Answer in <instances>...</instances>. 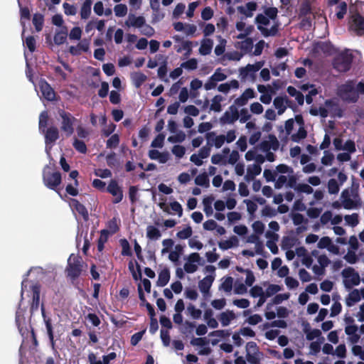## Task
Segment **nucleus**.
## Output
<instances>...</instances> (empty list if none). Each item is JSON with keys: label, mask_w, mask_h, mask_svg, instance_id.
Instances as JSON below:
<instances>
[{"label": "nucleus", "mask_w": 364, "mask_h": 364, "mask_svg": "<svg viewBox=\"0 0 364 364\" xmlns=\"http://www.w3.org/2000/svg\"><path fill=\"white\" fill-rule=\"evenodd\" d=\"M337 95L347 102L355 103L360 95H364V80L359 82L355 80H348L338 86Z\"/></svg>", "instance_id": "f257e3e1"}, {"label": "nucleus", "mask_w": 364, "mask_h": 364, "mask_svg": "<svg viewBox=\"0 0 364 364\" xmlns=\"http://www.w3.org/2000/svg\"><path fill=\"white\" fill-rule=\"evenodd\" d=\"M24 295L32 297L31 314L38 311L40 305V286L37 284H31L27 279H23L21 283V299H23Z\"/></svg>", "instance_id": "f03ea898"}, {"label": "nucleus", "mask_w": 364, "mask_h": 364, "mask_svg": "<svg viewBox=\"0 0 364 364\" xmlns=\"http://www.w3.org/2000/svg\"><path fill=\"white\" fill-rule=\"evenodd\" d=\"M236 131L230 129L225 134H217L215 132H207L205 139L208 145L215 146L216 149L221 148L225 143L230 144L236 139Z\"/></svg>", "instance_id": "7ed1b4c3"}, {"label": "nucleus", "mask_w": 364, "mask_h": 364, "mask_svg": "<svg viewBox=\"0 0 364 364\" xmlns=\"http://www.w3.org/2000/svg\"><path fill=\"white\" fill-rule=\"evenodd\" d=\"M340 200L342 207L346 210L358 209L362 205L358 191L354 188L344 189L341 194Z\"/></svg>", "instance_id": "20e7f679"}, {"label": "nucleus", "mask_w": 364, "mask_h": 364, "mask_svg": "<svg viewBox=\"0 0 364 364\" xmlns=\"http://www.w3.org/2000/svg\"><path fill=\"white\" fill-rule=\"evenodd\" d=\"M264 65V60H260L254 64H247L245 67L239 68V77L242 82L255 83L257 80V73Z\"/></svg>", "instance_id": "39448f33"}, {"label": "nucleus", "mask_w": 364, "mask_h": 364, "mask_svg": "<svg viewBox=\"0 0 364 364\" xmlns=\"http://www.w3.org/2000/svg\"><path fill=\"white\" fill-rule=\"evenodd\" d=\"M310 113L314 116L319 115L323 118L328 117L329 114L338 116L339 117L342 116L341 110L339 109L338 104L333 100H326L325 107L311 108L310 109Z\"/></svg>", "instance_id": "423d86ee"}, {"label": "nucleus", "mask_w": 364, "mask_h": 364, "mask_svg": "<svg viewBox=\"0 0 364 364\" xmlns=\"http://www.w3.org/2000/svg\"><path fill=\"white\" fill-rule=\"evenodd\" d=\"M257 28L264 37L275 36L278 33V23L273 22L270 28H267V26H270L271 19L264 14H258L255 18Z\"/></svg>", "instance_id": "0eeeda50"}, {"label": "nucleus", "mask_w": 364, "mask_h": 364, "mask_svg": "<svg viewBox=\"0 0 364 364\" xmlns=\"http://www.w3.org/2000/svg\"><path fill=\"white\" fill-rule=\"evenodd\" d=\"M341 277L343 286L347 290H350L360 283V277L353 267H348L343 269L341 272Z\"/></svg>", "instance_id": "6e6552de"}, {"label": "nucleus", "mask_w": 364, "mask_h": 364, "mask_svg": "<svg viewBox=\"0 0 364 364\" xmlns=\"http://www.w3.org/2000/svg\"><path fill=\"white\" fill-rule=\"evenodd\" d=\"M51 168L46 165L43 171V180L45 186L50 189L56 191L61 183V175L59 172H51Z\"/></svg>", "instance_id": "1a4fd4ad"}, {"label": "nucleus", "mask_w": 364, "mask_h": 364, "mask_svg": "<svg viewBox=\"0 0 364 364\" xmlns=\"http://www.w3.org/2000/svg\"><path fill=\"white\" fill-rule=\"evenodd\" d=\"M353 61V55L348 50L337 55L333 62L334 69L338 72H346L350 70Z\"/></svg>", "instance_id": "9d476101"}, {"label": "nucleus", "mask_w": 364, "mask_h": 364, "mask_svg": "<svg viewBox=\"0 0 364 364\" xmlns=\"http://www.w3.org/2000/svg\"><path fill=\"white\" fill-rule=\"evenodd\" d=\"M82 263L80 257L72 254L68 259L66 268L68 276L73 279L77 278L82 272Z\"/></svg>", "instance_id": "9b49d317"}, {"label": "nucleus", "mask_w": 364, "mask_h": 364, "mask_svg": "<svg viewBox=\"0 0 364 364\" xmlns=\"http://www.w3.org/2000/svg\"><path fill=\"white\" fill-rule=\"evenodd\" d=\"M45 136L46 143V152L48 157L52 160L50 157V150L52 149L53 143L58 139L59 134L58 129L55 127H51L47 129H45V132H43Z\"/></svg>", "instance_id": "f8f14e48"}, {"label": "nucleus", "mask_w": 364, "mask_h": 364, "mask_svg": "<svg viewBox=\"0 0 364 364\" xmlns=\"http://www.w3.org/2000/svg\"><path fill=\"white\" fill-rule=\"evenodd\" d=\"M239 118V111L235 105H231L220 118L221 125L232 124Z\"/></svg>", "instance_id": "ddd939ff"}, {"label": "nucleus", "mask_w": 364, "mask_h": 364, "mask_svg": "<svg viewBox=\"0 0 364 364\" xmlns=\"http://www.w3.org/2000/svg\"><path fill=\"white\" fill-rule=\"evenodd\" d=\"M201 258L197 252L190 254L186 259L183 268L184 271L188 274H193L198 269V265L200 264Z\"/></svg>", "instance_id": "4468645a"}, {"label": "nucleus", "mask_w": 364, "mask_h": 364, "mask_svg": "<svg viewBox=\"0 0 364 364\" xmlns=\"http://www.w3.org/2000/svg\"><path fill=\"white\" fill-rule=\"evenodd\" d=\"M60 116L62 118L61 129L65 133L66 136H70L73 132V122L75 118L69 113L64 111L60 112Z\"/></svg>", "instance_id": "2eb2a0df"}, {"label": "nucleus", "mask_w": 364, "mask_h": 364, "mask_svg": "<svg viewBox=\"0 0 364 364\" xmlns=\"http://www.w3.org/2000/svg\"><path fill=\"white\" fill-rule=\"evenodd\" d=\"M106 191L114 198L113 200L114 203H118L122 200L123 191L122 187L119 186L116 180L112 179L109 181Z\"/></svg>", "instance_id": "dca6fc26"}, {"label": "nucleus", "mask_w": 364, "mask_h": 364, "mask_svg": "<svg viewBox=\"0 0 364 364\" xmlns=\"http://www.w3.org/2000/svg\"><path fill=\"white\" fill-rule=\"evenodd\" d=\"M191 344L193 346L199 348L198 353L200 355H208L211 353V348L209 346V341L206 338H193L191 340Z\"/></svg>", "instance_id": "f3484780"}, {"label": "nucleus", "mask_w": 364, "mask_h": 364, "mask_svg": "<svg viewBox=\"0 0 364 364\" xmlns=\"http://www.w3.org/2000/svg\"><path fill=\"white\" fill-rule=\"evenodd\" d=\"M317 264L312 266L313 272L317 276H322L326 272V268L331 263L330 259L326 255H321L317 257Z\"/></svg>", "instance_id": "a211bd4d"}, {"label": "nucleus", "mask_w": 364, "mask_h": 364, "mask_svg": "<svg viewBox=\"0 0 364 364\" xmlns=\"http://www.w3.org/2000/svg\"><path fill=\"white\" fill-rule=\"evenodd\" d=\"M279 146V143L277 139L273 135H269L267 139L263 140L259 144V148L264 153H267L271 151H277Z\"/></svg>", "instance_id": "6ab92c4d"}, {"label": "nucleus", "mask_w": 364, "mask_h": 364, "mask_svg": "<svg viewBox=\"0 0 364 364\" xmlns=\"http://www.w3.org/2000/svg\"><path fill=\"white\" fill-rule=\"evenodd\" d=\"M362 299H364V288L360 289H354L347 295L345 302L347 306L351 307L359 302Z\"/></svg>", "instance_id": "aec40b11"}, {"label": "nucleus", "mask_w": 364, "mask_h": 364, "mask_svg": "<svg viewBox=\"0 0 364 364\" xmlns=\"http://www.w3.org/2000/svg\"><path fill=\"white\" fill-rule=\"evenodd\" d=\"M41 314L42 317L43 318L44 323L46 325L47 334L50 341V343L51 346V348L53 350H55V341H54V336H53V326L51 323V318L48 317L46 315L45 313V308L43 304L41 305Z\"/></svg>", "instance_id": "412c9836"}, {"label": "nucleus", "mask_w": 364, "mask_h": 364, "mask_svg": "<svg viewBox=\"0 0 364 364\" xmlns=\"http://www.w3.org/2000/svg\"><path fill=\"white\" fill-rule=\"evenodd\" d=\"M160 208L169 215H177L179 218L183 215V208L181 205L177 202H171L168 206H166L164 203L159 204Z\"/></svg>", "instance_id": "4be33fe9"}, {"label": "nucleus", "mask_w": 364, "mask_h": 364, "mask_svg": "<svg viewBox=\"0 0 364 364\" xmlns=\"http://www.w3.org/2000/svg\"><path fill=\"white\" fill-rule=\"evenodd\" d=\"M39 89L42 93L43 97L48 100L52 101L55 99V95L53 88L44 80H41L38 83Z\"/></svg>", "instance_id": "5701e85b"}, {"label": "nucleus", "mask_w": 364, "mask_h": 364, "mask_svg": "<svg viewBox=\"0 0 364 364\" xmlns=\"http://www.w3.org/2000/svg\"><path fill=\"white\" fill-rule=\"evenodd\" d=\"M150 159L158 161L160 164H166L171 158L168 151L161 152L157 149H151L148 152Z\"/></svg>", "instance_id": "b1692460"}, {"label": "nucleus", "mask_w": 364, "mask_h": 364, "mask_svg": "<svg viewBox=\"0 0 364 364\" xmlns=\"http://www.w3.org/2000/svg\"><path fill=\"white\" fill-rule=\"evenodd\" d=\"M250 294L253 298H259L256 304L257 308L261 307L266 302L264 290L259 285L253 286L250 290Z\"/></svg>", "instance_id": "393cba45"}, {"label": "nucleus", "mask_w": 364, "mask_h": 364, "mask_svg": "<svg viewBox=\"0 0 364 364\" xmlns=\"http://www.w3.org/2000/svg\"><path fill=\"white\" fill-rule=\"evenodd\" d=\"M289 102L290 101L287 96H278L274 99L273 105L277 109L278 114H282L285 112L287 107L289 106Z\"/></svg>", "instance_id": "a878e982"}, {"label": "nucleus", "mask_w": 364, "mask_h": 364, "mask_svg": "<svg viewBox=\"0 0 364 364\" xmlns=\"http://www.w3.org/2000/svg\"><path fill=\"white\" fill-rule=\"evenodd\" d=\"M255 97V92L253 89L247 88L244 92L235 100V105L239 107L245 105L248 100Z\"/></svg>", "instance_id": "bb28decb"}, {"label": "nucleus", "mask_w": 364, "mask_h": 364, "mask_svg": "<svg viewBox=\"0 0 364 364\" xmlns=\"http://www.w3.org/2000/svg\"><path fill=\"white\" fill-rule=\"evenodd\" d=\"M213 282V278L210 276H207L200 280L198 283V287L200 292L203 294L204 297L210 296V289Z\"/></svg>", "instance_id": "cd10ccee"}, {"label": "nucleus", "mask_w": 364, "mask_h": 364, "mask_svg": "<svg viewBox=\"0 0 364 364\" xmlns=\"http://www.w3.org/2000/svg\"><path fill=\"white\" fill-rule=\"evenodd\" d=\"M70 206L73 210L77 212L85 220H88L89 214L86 208L76 199L70 200Z\"/></svg>", "instance_id": "c85d7f7f"}, {"label": "nucleus", "mask_w": 364, "mask_h": 364, "mask_svg": "<svg viewBox=\"0 0 364 364\" xmlns=\"http://www.w3.org/2000/svg\"><path fill=\"white\" fill-rule=\"evenodd\" d=\"M358 328L356 325L349 324L345 328L346 333L349 336V341L352 343H357L360 339V335L358 333Z\"/></svg>", "instance_id": "c756f323"}, {"label": "nucleus", "mask_w": 364, "mask_h": 364, "mask_svg": "<svg viewBox=\"0 0 364 364\" xmlns=\"http://www.w3.org/2000/svg\"><path fill=\"white\" fill-rule=\"evenodd\" d=\"M218 318L222 326L225 327L229 326L236 318V316L232 311L226 310L220 314Z\"/></svg>", "instance_id": "7c9ffc66"}, {"label": "nucleus", "mask_w": 364, "mask_h": 364, "mask_svg": "<svg viewBox=\"0 0 364 364\" xmlns=\"http://www.w3.org/2000/svg\"><path fill=\"white\" fill-rule=\"evenodd\" d=\"M262 171L261 166L259 164H250L247 168V173L245 176L246 181L250 182L252 181L255 176L259 175Z\"/></svg>", "instance_id": "2f4dec72"}, {"label": "nucleus", "mask_w": 364, "mask_h": 364, "mask_svg": "<svg viewBox=\"0 0 364 364\" xmlns=\"http://www.w3.org/2000/svg\"><path fill=\"white\" fill-rule=\"evenodd\" d=\"M144 23L145 18L143 16H136L134 14H129L125 21V25L128 27L139 28Z\"/></svg>", "instance_id": "473e14b6"}, {"label": "nucleus", "mask_w": 364, "mask_h": 364, "mask_svg": "<svg viewBox=\"0 0 364 364\" xmlns=\"http://www.w3.org/2000/svg\"><path fill=\"white\" fill-rule=\"evenodd\" d=\"M239 240L236 236H231L228 240H221L218 242V247L222 250H227L237 247Z\"/></svg>", "instance_id": "72a5a7b5"}, {"label": "nucleus", "mask_w": 364, "mask_h": 364, "mask_svg": "<svg viewBox=\"0 0 364 364\" xmlns=\"http://www.w3.org/2000/svg\"><path fill=\"white\" fill-rule=\"evenodd\" d=\"M257 9V4L254 1L247 2L245 6L237 7V11L247 18L253 16V11Z\"/></svg>", "instance_id": "f704fd0d"}, {"label": "nucleus", "mask_w": 364, "mask_h": 364, "mask_svg": "<svg viewBox=\"0 0 364 364\" xmlns=\"http://www.w3.org/2000/svg\"><path fill=\"white\" fill-rule=\"evenodd\" d=\"M213 47V41L210 38H204L201 41L199 53L202 55H209Z\"/></svg>", "instance_id": "c9c22d12"}, {"label": "nucleus", "mask_w": 364, "mask_h": 364, "mask_svg": "<svg viewBox=\"0 0 364 364\" xmlns=\"http://www.w3.org/2000/svg\"><path fill=\"white\" fill-rule=\"evenodd\" d=\"M351 27L358 35L364 33V18L358 15L353 17Z\"/></svg>", "instance_id": "e433bc0d"}, {"label": "nucleus", "mask_w": 364, "mask_h": 364, "mask_svg": "<svg viewBox=\"0 0 364 364\" xmlns=\"http://www.w3.org/2000/svg\"><path fill=\"white\" fill-rule=\"evenodd\" d=\"M171 274L169 269L166 267L164 268L159 273L158 280L156 282L157 285L159 287L166 286L168 283Z\"/></svg>", "instance_id": "4c0bfd02"}, {"label": "nucleus", "mask_w": 364, "mask_h": 364, "mask_svg": "<svg viewBox=\"0 0 364 364\" xmlns=\"http://www.w3.org/2000/svg\"><path fill=\"white\" fill-rule=\"evenodd\" d=\"M131 79L134 85L139 88L146 80L147 77L141 72H134L131 74Z\"/></svg>", "instance_id": "58836bf2"}, {"label": "nucleus", "mask_w": 364, "mask_h": 364, "mask_svg": "<svg viewBox=\"0 0 364 364\" xmlns=\"http://www.w3.org/2000/svg\"><path fill=\"white\" fill-rule=\"evenodd\" d=\"M161 237V231L154 225L146 228V237L151 240H157Z\"/></svg>", "instance_id": "ea45409f"}, {"label": "nucleus", "mask_w": 364, "mask_h": 364, "mask_svg": "<svg viewBox=\"0 0 364 364\" xmlns=\"http://www.w3.org/2000/svg\"><path fill=\"white\" fill-rule=\"evenodd\" d=\"M237 48L243 55L247 53L253 48V41L251 38H245L244 41L237 43Z\"/></svg>", "instance_id": "a19ab883"}, {"label": "nucleus", "mask_w": 364, "mask_h": 364, "mask_svg": "<svg viewBox=\"0 0 364 364\" xmlns=\"http://www.w3.org/2000/svg\"><path fill=\"white\" fill-rule=\"evenodd\" d=\"M195 183L199 186L206 188H208L210 186V180L208 178V173L204 172L198 175L195 178Z\"/></svg>", "instance_id": "79ce46f5"}, {"label": "nucleus", "mask_w": 364, "mask_h": 364, "mask_svg": "<svg viewBox=\"0 0 364 364\" xmlns=\"http://www.w3.org/2000/svg\"><path fill=\"white\" fill-rule=\"evenodd\" d=\"M287 92L290 96L295 97V100L299 105H302L304 104V97L303 94L297 90L295 87L289 86L287 87Z\"/></svg>", "instance_id": "37998d69"}, {"label": "nucleus", "mask_w": 364, "mask_h": 364, "mask_svg": "<svg viewBox=\"0 0 364 364\" xmlns=\"http://www.w3.org/2000/svg\"><path fill=\"white\" fill-rule=\"evenodd\" d=\"M92 0H85L80 10V16L82 19H87L91 14Z\"/></svg>", "instance_id": "c03bdc74"}, {"label": "nucleus", "mask_w": 364, "mask_h": 364, "mask_svg": "<svg viewBox=\"0 0 364 364\" xmlns=\"http://www.w3.org/2000/svg\"><path fill=\"white\" fill-rule=\"evenodd\" d=\"M109 236V232L108 230H102L100 232V236L97 242V250L99 252H102L104 250L105 244L108 240Z\"/></svg>", "instance_id": "a18cd8bd"}, {"label": "nucleus", "mask_w": 364, "mask_h": 364, "mask_svg": "<svg viewBox=\"0 0 364 364\" xmlns=\"http://www.w3.org/2000/svg\"><path fill=\"white\" fill-rule=\"evenodd\" d=\"M224 100L223 96L218 95H215L212 100L210 109L216 112L221 111V102Z\"/></svg>", "instance_id": "49530a36"}, {"label": "nucleus", "mask_w": 364, "mask_h": 364, "mask_svg": "<svg viewBox=\"0 0 364 364\" xmlns=\"http://www.w3.org/2000/svg\"><path fill=\"white\" fill-rule=\"evenodd\" d=\"M282 289V287L278 284H269L267 289L264 290L265 301L269 297L274 296Z\"/></svg>", "instance_id": "de8ad7c7"}, {"label": "nucleus", "mask_w": 364, "mask_h": 364, "mask_svg": "<svg viewBox=\"0 0 364 364\" xmlns=\"http://www.w3.org/2000/svg\"><path fill=\"white\" fill-rule=\"evenodd\" d=\"M217 38L218 40V44L215 46L214 52L217 56H220L223 55L225 50L227 41L220 36H217Z\"/></svg>", "instance_id": "09e8293b"}, {"label": "nucleus", "mask_w": 364, "mask_h": 364, "mask_svg": "<svg viewBox=\"0 0 364 364\" xmlns=\"http://www.w3.org/2000/svg\"><path fill=\"white\" fill-rule=\"evenodd\" d=\"M188 314L193 319H199L202 315V311L197 309L193 304H189L186 309Z\"/></svg>", "instance_id": "8fccbe9b"}, {"label": "nucleus", "mask_w": 364, "mask_h": 364, "mask_svg": "<svg viewBox=\"0 0 364 364\" xmlns=\"http://www.w3.org/2000/svg\"><path fill=\"white\" fill-rule=\"evenodd\" d=\"M233 286V279L231 277H228L223 279L220 289L228 293L231 291Z\"/></svg>", "instance_id": "3c124183"}, {"label": "nucleus", "mask_w": 364, "mask_h": 364, "mask_svg": "<svg viewBox=\"0 0 364 364\" xmlns=\"http://www.w3.org/2000/svg\"><path fill=\"white\" fill-rule=\"evenodd\" d=\"M306 136V132L304 129V127L301 125H299V129L297 130L296 133L291 134V140L295 142H299L301 139H304Z\"/></svg>", "instance_id": "603ef678"}, {"label": "nucleus", "mask_w": 364, "mask_h": 364, "mask_svg": "<svg viewBox=\"0 0 364 364\" xmlns=\"http://www.w3.org/2000/svg\"><path fill=\"white\" fill-rule=\"evenodd\" d=\"M186 139V134L183 131H176L175 134L170 136L168 141L171 143H181Z\"/></svg>", "instance_id": "864d4df0"}, {"label": "nucleus", "mask_w": 364, "mask_h": 364, "mask_svg": "<svg viewBox=\"0 0 364 364\" xmlns=\"http://www.w3.org/2000/svg\"><path fill=\"white\" fill-rule=\"evenodd\" d=\"M324 338H319L316 341H313L309 346L310 354L316 355L321 350V345L323 343Z\"/></svg>", "instance_id": "5fc2aeb1"}, {"label": "nucleus", "mask_w": 364, "mask_h": 364, "mask_svg": "<svg viewBox=\"0 0 364 364\" xmlns=\"http://www.w3.org/2000/svg\"><path fill=\"white\" fill-rule=\"evenodd\" d=\"M340 183L334 178H331L328 182V191L331 194H336L340 190Z\"/></svg>", "instance_id": "6e6d98bb"}, {"label": "nucleus", "mask_w": 364, "mask_h": 364, "mask_svg": "<svg viewBox=\"0 0 364 364\" xmlns=\"http://www.w3.org/2000/svg\"><path fill=\"white\" fill-rule=\"evenodd\" d=\"M43 16L40 14H35L33 17V23L35 26L36 30L38 32L43 28Z\"/></svg>", "instance_id": "4d7b16f0"}, {"label": "nucleus", "mask_w": 364, "mask_h": 364, "mask_svg": "<svg viewBox=\"0 0 364 364\" xmlns=\"http://www.w3.org/2000/svg\"><path fill=\"white\" fill-rule=\"evenodd\" d=\"M119 244L122 247V255L123 256H132V252L129 242L127 239H121Z\"/></svg>", "instance_id": "13d9d810"}, {"label": "nucleus", "mask_w": 364, "mask_h": 364, "mask_svg": "<svg viewBox=\"0 0 364 364\" xmlns=\"http://www.w3.org/2000/svg\"><path fill=\"white\" fill-rule=\"evenodd\" d=\"M343 258L348 263L350 264H355L359 259V257L356 255L355 251L350 250H348V252L344 255Z\"/></svg>", "instance_id": "bf43d9fd"}, {"label": "nucleus", "mask_w": 364, "mask_h": 364, "mask_svg": "<svg viewBox=\"0 0 364 364\" xmlns=\"http://www.w3.org/2000/svg\"><path fill=\"white\" fill-rule=\"evenodd\" d=\"M163 248L161 251V255H165L168 252H171V250L174 245V242L172 239H164L162 241Z\"/></svg>", "instance_id": "052dcab7"}, {"label": "nucleus", "mask_w": 364, "mask_h": 364, "mask_svg": "<svg viewBox=\"0 0 364 364\" xmlns=\"http://www.w3.org/2000/svg\"><path fill=\"white\" fill-rule=\"evenodd\" d=\"M247 286L240 281L234 283L233 289L236 294H245L247 292Z\"/></svg>", "instance_id": "680f3d73"}, {"label": "nucleus", "mask_w": 364, "mask_h": 364, "mask_svg": "<svg viewBox=\"0 0 364 364\" xmlns=\"http://www.w3.org/2000/svg\"><path fill=\"white\" fill-rule=\"evenodd\" d=\"M68 33L67 31H60L57 32L54 36V42L57 45H61L64 43L67 39Z\"/></svg>", "instance_id": "e2e57ef3"}, {"label": "nucleus", "mask_w": 364, "mask_h": 364, "mask_svg": "<svg viewBox=\"0 0 364 364\" xmlns=\"http://www.w3.org/2000/svg\"><path fill=\"white\" fill-rule=\"evenodd\" d=\"M344 220L346 223L351 227H355L359 221H358V215L357 213H353L351 215H346L344 217Z\"/></svg>", "instance_id": "0e129e2a"}, {"label": "nucleus", "mask_w": 364, "mask_h": 364, "mask_svg": "<svg viewBox=\"0 0 364 364\" xmlns=\"http://www.w3.org/2000/svg\"><path fill=\"white\" fill-rule=\"evenodd\" d=\"M311 6L310 2L308 0L303 1L300 6L299 16H306V15L311 14Z\"/></svg>", "instance_id": "69168bd1"}, {"label": "nucleus", "mask_w": 364, "mask_h": 364, "mask_svg": "<svg viewBox=\"0 0 364 364\" xmlns=\"http://www.w3.org/2000/svg\"><path fill=\"white\" fill-rule=\"evenodd\" d=\"M181 68L187 70H194L198 67V60L196 58H191L181 64Z\"/></svg>", "instance_id": "338daca9"}, {"label": "nucleus", "mask_w": 364, "mask_h": 364, "mask_svg": "<svg viewBox=\"0 0 364 364\" xmlns=\"http://www.w3.org/2000/svg\"><path fill=\"white\" fill-rule=\"evenodd\" d=\"M107 164L110 168L117 167L119 164L118 159H117L115 153L112 152L107 155L106 156Z\"/></svg>", "instance_id": "774afa93"}]
</instances>
